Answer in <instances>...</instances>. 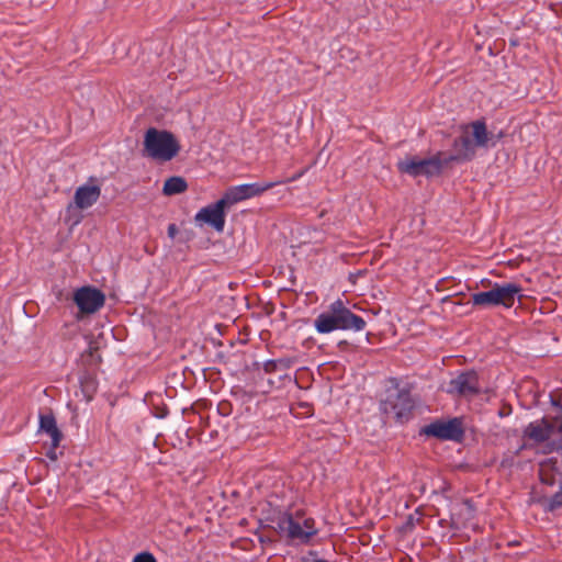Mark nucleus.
I'll return each mask as SVG.
<instances>
[{
  "mask_svg": "<svg viewBox=\"0 0 562 562\" xmlns=\"http://www.w3.org/2000/svg\"><path fill=\"white\" fill-rule=\"evenodd\" d=\"M491 133L484 121L477 120L460 127V135L453 140V154L445 162L469 161L475 156L477 147H488Z\"/></svg>",
  "mask_w": 562,
  "mask_h": 562,
  "instance_id": "f257e3e1",
  "label": "nucleus"
},
{
  "mask_svg": "<svg viewBox=\"0 0 562 562\" xmlns=\"http://www.w3.org/2000/svg\"><path fill=\"white\" fill-rule=\"evenodd\" d=\"M366 325V321L347 308L341 300L333 302L329 305V311L321 313L314 322L315 329L319 334H328L334 330L361 331Z\"/></svg>",
  "mask_w": 562,
  "mask_h": 562,
  "instance_id": "f03ea898",
  "label": "nucleus"
},
{
  "mask_svg": "<svg viewBox=\"0 0 562 562\" xmlns=\"http://www.w3.org/2000/svg\"><path fill=\"white\" fill-rule=\"evenodd\" d=\"M143 155L159 162L172 160L181 146L171 132L149 127L144 135Z\"/></svg>",
  "mask_w": 562,
  "mask_h": 562,
  "instance_id": "7ed1b4c3",
  "label": "nucleus"
},
{
  "mask_svg": "<svg viewBox=\"0 0 562 562\" xmlns=\"http://www.w3.org/2000/svg\"><path fill=\"white\" fill-rule=\"evenodd\" d=\"M414 408V401L407 389H401L397 383L386 390L385 397L380 403L381 412L397 422L407 420Z\"/></svg>",
  "mask_w": 562,
  "mask_h": 562,
  "instance_id": "20e7f679",
  "label": "nucleus"
},
{
  "mask_svg": "<svg viewBox=\"0 0 562 562\" xmlns=\"http://www.w3.org/2000/svg\"><path fill=\"white\" fill-rule=\"evenodd\" d=\"M278 527L291 540H299L303 543H307L318 532L313 518L291 514L280 518Z\"/></svg>",
  "mask_w": 562,
  "mask_h": 562,
  "instance_id": "39448f33",
  "label": "nucleus"
},
{
  "mask_svg": "<svg viewBox=\"0 0 562 562\" xmlns=\"http://www.w3.org/2000/svg\"><path fill=\"white\" fill-rule=\"evenodd\" d=\"M445 159L441 158V153H437L430 158L420 159L418 157H406L397 162V169L402 173L411 177L426 176L431 177L438 175L443 166Z\"/></svg>",
  "mask_w": 562,
  "mask_h": 562,
  "instance_id": "423d86ee",
  "label": "nucleus"
},
{
  "mask_svg": "<svg viewBox=\"0 0 562 562\" xmlns=\"http://www.w3.org/2000/svg\"><path fill=\"white\" fill-rule=\"evenodd\" d=\"M283 182L284 181H265L234 186L226 190L223 198L224 201H226V203L231 206L244 200L258 196L277 186L283 184Z\"/></svg>",
  "mask_w": 562,
  "mask_h": 562,
  "instance_id": "0eeeda50",
  "label": "nucleus"
},
{
  "mask_svg": "<svg viewBox=\"0 0 562 562\" xmlns=\"http://www.w3.org/2000/svg\"><path fill=\"white\" fill-rule=\"evenodd\" d=\"M229 206L222 196L213 204L202 207L194 216L196 224H207L216 232L222 233L225 226V207Z\"/></svg>",
  "mask_w": 562,
  "mask_h": 562,
  "instance_id": "6e6552de",
  "label": "nucleus"
},
{
  "mask_svg": "<svg viewBox=\"0 0 562 562\" xmlns=\"http://www.w3.org/2000/svg\"><path fill=\"white\" fill-rule=\"evenodd\" d=\"M424 432L438 439L453 441H460L464 435L462 420L457 417L447 422H434L424 428Z\"/></svg>",
  "mask_w": 562,
  "mask_h": 562,
  "instance_id": "1a4fd4ad",
  "label": "nucleus"
},
{
  "mask_svg": "<svg viewBox=\"0 0 562 562\" xmlns=\"http://www.w3.org/2000/svg\"><path fill=\"white\" fill-rule=\"evenodd\" d=\"M481 386L475 371H464L451 379L447 392L452 395L470 397L480 393Z\"/></svg>",
  "mask_w": 562,
  "mask_h": 562,
  "instance_id": "9d476101",
  "label": "nucleus"
},
{
  "mask_svg": "<svg viewBox=\"0 0 562 562\" xmlns=\"http://www.w3.org/2000/svg\"><path fill=\"white\" fill-rule=\"evenodd\" d=\"M74 301L81 313L93 314L104 305L105 295L99 289L81 286L75 292Z\"/></svg>",
  "mask_w": 562,
  "mask_h": 562,
  "instance_id": "9b49d317",
  "label": "nucleus"
},
{
  "mask_svg": "<svg viewBox=\"0 0 562 562\" xmlns=\"http://www.w3.org/2000/svg\"><path fill=\"white\" fill-rule=\"evenodd\" d=\"M496 305L512 308L517 299L521 297L522 288L515 282L494 283Z\"/></svg>",
  "mask_w": 562,
  "mask_h": 562,
  "instance_id": "f8f14e48",
  "label": "nucleus"
},
{
  "mask_svg": "<svg viewBox=\"0 0 562 562\" xmlns=\"http://www.w3.org/2000/svg\"><path fill=\"white\" fill-rule=\"evenodd\" d=\"M539 476L542 484L548 486L562 485V467L554 458L540 463Z\"/></svg>",
  "mask_w": 562,
  "mask_h": 562,
  "instance_id": "ddd939ff",
  "label": "nucleus"
},
{
  "mask_svg": "<svg viewBox=\"0 0 562 562\" xmlns=\"http://www.w3.org/2000/svg\"><path fill=\"white\" fill-rule=\"evenodd\" d=\"M101 195L98 184L86 183L77 188L74 195V204L77 209L85 210L92 206Z\"/></svg>",
  "mask_w": 562,
  "mask_h": 562,
  "instance_id": "4468645a",
  "label": "nucleus"
},
{
  "mask_svg": "<svg viewBox=\"0 0 562 562\" xmlns=\"http://www.w3.org/2000/svg\"><path fill=\"white\" fill-rule=\"evenodd\" d=\"M553 430V426L546 419L535 420L524 429V437L535 443H542L552 437Z\"/></svg>",
  "mask_w": 562,
  "mask_h": 562,
  "instance_id": "2eb2a0df",
  "label": "nucleus"
},
{
  "mask_svg": "<svg viewBox=\"0 0 562 562\" xmlns=\"http://www.w3.org/2000/svg\"><path fill=\"white\" fill-rule=\"evenodd\" d=\"M40 430L49 436L54 447L59 446L63 434L58 429L56 419L52 414L40 416Z\"/></svg>",
  "mask_w": 562,
  "mask_h": 562,
  "instance_id": "dca6fc26",
  "label": "nucleus"
},
{
  "mask_svg": "<svg viewBox=\"0 0 562 562\" xmlns=\"http://www.w3.org/2000/svg\"><path fill=\"white\" fill-rule=\"evenodd\" d=\"M188 189V183L184 178L173 176L168 178L162 187V193L167 196L183 193Z\"/></svg>",
  "mask_w": 562,
  "mask_h": 562,
  "instance_id": "f3484780",
  "label": "nucleus"
},
{
  "mask_svg": "<svg viewBox=\"0 0 562 562\" xmlns=\"http://www.w3.org/2000/svg\"><path fill=\"white\" fill-rule=\"evenodd\" d=\"M471 302L474 306L496 307V297L494 285L488 291L476 292L471 295Z\"/></svg>",
  "mask_w": 562,
  "mask_h": 562,
  "instance_id": "a211bd4d",
  "label": "nucleus"
},
{
  "mask_svg": "<svg viewBox=\"0 0 562 562\" xmlns=\"http://www.w3.org/2000/svg\"><path fill=\"white\" fill-rule=\"evenodd\" d=\"M464 516L465 519H472L474 517V508L472 505L467 501L461 506L457 508V512L452 514V524L457 528H461L465 526V522L460 521V517Z\"/></svg>",
  "mask_w": 562,
  "mask_h": 562,
  "instance_id": "6ab92c4d",
  "label": "nucleus"
},
{
  "mask_svg": "<svg viewBox=\"0 0 562 562\" xmlns=\"http://www.w3.org/2000/svg\"><path fill=\"white\" fill-rule=\"evenodd\" d=\"M551 496H543L539 499L543 508L548 512H554L562 507V485Z\"/></svg>",
  "mask_w": 562,
  "mask_h": 562,
  "instance_id": "aec40b11",
  "label": "nucleus"
},
{
  "mask_svg": "<svg viewBox=\"0 0 562 562\" xmlns=\"http://www.w3.org/2000/svg\"><path fill=\"white\" fill-rule=\"evenodd\" d=\"M292 364H293V360L290 358L268 360L263 363V370L267 373H272L278 370H288L292 367Z\"/></svg>",
  "mask_w": 562,
  "mask_h": 562,
  "instance_id": "412c9836",
  "label": "nucleus"
},
{
  "mask_svg": "<svg viewBox=\"0 0 562 562\" xmlns=\"http://www.w3.org/2000/svg\"><path fill=\"white\" fill-rule=\"evenodd\" d=\"M133 562H157L156 558L149 552H140L136 554Z\"/></svg>",
  "mask_w": 562,
  "mask_h": 562,
  "instance_id": "4be33fe9",
  "label": "nucleus"
},
{
  "mask_svg": "<svg viewBox=\"0 0 562 562\" xmlns=\"http://www.w3.org/2000/svg\"><path fill=\"white\" fill-rule=\"evenodd\" d=\"M308 170V168H304L302 170H300L299 172H296L295 175H293L292 177L283 180L284 182L283 183H288V182H294L296 180H299L301 177H303L305 175V172Z\"/></svg>",
  "mask_w": 562,
  "mask_h": 562,
  "instance_id": "5701e85b",
  "label": "nucleus"
},
{
  "mask_svg": "<svg viewBox=\"0 0 562 562\" xmlns=\"http://www.w3.org/2000/svg\"><path fill=\"white\" fill-rule=\"evenodd\" d=\"M58 447H54L53 442L50 443V448L48 449V451L46 452V456L47 458H49L52 461H56L58 456H57V452H56V449Z\"/></svg>",
  "mask_w": 562,
  "mask_h": 562,
  "instance_id": "b1692460",
  "label": "nucleus"
},
{
  "mask_svg": "<svg viewBox=\"0 0 562 562\" xmlns=\"http://www.w3.org/2000/svg\"><path fill=\"white\" fill-rule=\"evenodd\" d=\"M178 229H177V226L175 224H170L168 226V236L170 238H175L176 234H177Z\"/></svg>",
  "mask_w": 562,
  "mask_h": 562,
  "instance_id": "393cba45",
  "label": "nucleus"
},
{
  "mask_svg": "<svg viewBox=\"0 0 562 562\" xmlns=\"http://www.w3.org/2000/svg\"><path fill=\"white\" fill-rule=\"evenodd\" d=\"M94 350H97V347H94L93 344L90 342V345H89V353H90V356H92Z\"/></svg>",
  "mask_w": 562,
  "mask_h": 562,
  "instance_id": "a878e982",
  "label": "nucleus"
},
{
  "mask_svg": "<svg viewBox=\"0 0 562 562\" xmlns=\"http://www.w3.org/2000/svg\"><path fill=\"white\" fill-rule=\"evenodd\" d=\"M312 562H326V561H324L322 559H318V558H315Z\"/></svg>",
  "mask_w": 562,
  "mask_h": 562,
  "instance_id": "bb28decb",
  "label": "nucleus"
}]
</instances>
